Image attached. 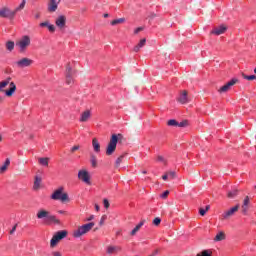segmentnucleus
I'll return each instance as SVG.
<instances>
[{
  "label": "nucleus",
  "mask_w": 256,
  "mask_h": 256,
  "mask_svg": "<svg viewBox=\"0 0 256 256\" xmlns=\"http://www.w3.org/2000/svg\"><path fill=\"white\" fill-rule=\"evenodd\" d=\"M196 256H211V252H209V250H204Z\"/></svg>",
  "instance_id": "37"
},
{
  "label": "nucleus",
  "mask_w": 256,
  "mask_h": 256,
  "mask_svg": "<svg viewBox=\"0 0 256 256\" xmlns=\"http://www.w3.org/2000/svg\"><path fill=\"white\" fill-rule=\"evenodd\" d=\"M237 195H239V190H232V191L228 192L227 197L229 199H235V197Z\"/></svg>",
  "instance_id": "29"
},
{
  "label": "nucleus",
  "mask_w": 256,
  "mask_h": 256,
  "mask_svg": "<svg viewBox=\"0 0 256 256\" xmlns=\"http://www.w3.org/2000/svg\"><path fill=\"white\" fill-rule=\"evenodd\" d=\"M41 181H42L41 177L35 176L34 185H33L34 191H39V189H41Z\"/></svg>",
  "instance_id": "21"
},
{
  "label": "nucleus",
  "mask_w": 256,
  "mask_h": 256,
  "mask_svg": "<svg viewBox=\"0 0 256 256\" xmlns=\"http://www.w3.org/2000/svg\"><path fill=\"white\" fill-rule=\"evenodd\" d=\"M92 147L95 153H101V144L99 143V140H97V138L92 139Z\"/></svg>",
  "instance_id": "17"
},
{
  "label": "nucleus",
  "mask_w": 256,
  "mask_h": 256,
  "mask_svg": "<svg viewBox=\"0 0 256 256\" xmlns=\"http://www.w3.org/2000/svg\"><path fill=\"white\" fill-rule=\"evenodd\" d=\"M153 225H155L156 227H159V225H161V218L159 217L154 218Z\"/></svg>",
  "instance_id": "36"
},
{
  "label": "nucleus",
  "mask_w": 256,
  "mask_h": 256,
  "mask_svg": "<svg viewBox=\"0 0 256 256\" xmlns=\"http://www.w3.org/2000/svg\"><path fill=\"white\" fill-rule=\"evenodd\" d=\"M89 119H91V110H85L81 113L79 121L80 123H87Z\"/></svg>",
  "instance_id": "15"
},
{
  "label": "nucleus",
  "mask_w": 256,
  "mask_h": 256,
  "mask_svg": "<svg viewBox=\"0 0 256 256\" xmlns=\"http://www.w3.org/2000/svg\"><path fill=\"white\" fill-rule=\"evenodd\" d=\"M123 155H121L120 157H118L117 159H116V162H115V167L117 168V167H119L120 165H121V163L123 162Z\"/></svg>",
  "instance_id": "35"
},
{
  "label": "nucleus",
  "mask_w": 256,
  "mask_h": 256,
  "mask_svg": "<svg viewBox=\"0 0 256 256\" xmlns=\"http://www.w3.org/2000/svg\"><path fill=\"white\" fill-rule=\"evenodd\" d=\"M93 219H95V216L91 215L89 218H87V221H93Z\"/></svg>",
  "instance_id": "56"
},
{
  "label": "nucleus",
  "mask_w": 256,
  "mask_h": 256,
  "mask_svg": "<svg viewBox=\"0 0 256 256\" xmlns=\"http://www.w3.org/2000/svg\"><path fill=\"white\" fill-rule=\"evenodd\" d=\"M3 99H4L3 97H0V103H3Z\"/></svg>",
  "instance_id": "60"
},
{
  "label": "nucleus",
  "mask_w": 256,
  "mask_h": 256,
  "mask_svg": "<svg viewBox=\"0 0 256 256\" xmlns=\"http://www.w3.org/2000/svg\"><path fill=\"white\" fill-rule=\"evenodd\" d=\"M73 68H71V64L66 66V76H73Z\"/></svg>",
  "instance_id": "33"
},
{
  "label": "nucleus",
  "mask_w": 256,
  "mask_h": 256,
  "mask_svg": "<svg viewBox=\"0 0 256 256\" xmlns=\"http://www.w3.org/2000/svg\"><path fill=\"white\" fill-rule=\"evenodd\" d=\"M239 83V80L236 78H233L231 81L226 83L224 86L220 87L218 89V93H227V91H230L233 85H237Z\"/></svg>",
  "instance_id": "10"
},
{
  "label": "nucleus",
  "mask_w": 256,
  "mask_h": 256,
  "mask_svg": "<svg viewBox=\"0 0 256 256\" xmlns=\"http://www.w3.org/2000/svg\"><path fill=\"white\" fill-rule=\"evenodd\" d=\"M90 163L92 167H97V156H95V154L90 155Z\"/></svg>",
  "instance_id": "30"
},
{
  "label": "nucleus",
  "mask_w": 256,
  "mask_h": 256,
  "mask_svg": "<svg viewBox=\"0 0 256 256\" xmlns=\"http://www.w3.org/2000/svg\"><path fill=\"white\" fill-rule=\"evenodd\" d=\"M35 19H39L41 17V13L37 12L36 14H34Z\"/></svg>",
  "instance_id": "53"
},
{
  "label": "nucleus",
  "mask_w": 256,
  "mask_h": 256,
  "mask_svg": "<svg viewBox=\"0 0 256 256\" xmlns=\"http://www.w3.org/2000/svg\"><path fill=\"white\" fill-rule=\"evenodd\" d=\"M105 19H107V17H109V14H104Z\"/></svg>",
  "instance_id": "59"
},
{
  "label": "nucleus",
  "mask_w": 256,
  "mask_h": 256,
  "mask_svg": "<svg viewBox=\"0 0 256 256\" xmlns=\"http://www.w3.org/2000/svg\"><path fill=\"white\" fill-rule=\"evenodd\" d=\"M225 31H227V26L221 25V26L214 28L211 31V35H223V33H225Z\"/></svg>",
  "instance_id": "16"
},
{
  "label": "nucleus",
  "mask_w": 256,
  "mask_h": 256,
  "mask_svg": "<svg viewBox=\"0 0 256 256\" xmlns=\"http://www.w3.org/2000/svg\"><path fill=\"white\" fill-rule=\"evenodd\" d=\"M178 103H181V105H186V103H189L191 100H189L188 92L187 90H183L179 97L177 98Z\"/></svg>",
  "instance_id": "13"
},
{
  "label": "nucleus",
  "mask_w": 256,
  "mask_h": 256,
  "mask_svg": "<svg viewBox=\"0 0 256 256\" xmlns=\"http://www.w3.org/2000/svg\"><path fill=\"white\" fill-rule=\"evenodd\" d=\"M52 256H63V254H61L59 251H53Z\"/></svg>",
  "instance_id": "49"
},
{
  "label": "nucleus",
  "mask_w": 256,
  "mask_h": 256,
  "mask_svg": "<svg viewBox=\"0 0 256 256\" xmlns=\"http://www.w3.org/2000/svg\"><path fill=\"white\" fill-rule=\"evenodd\" d=\"M67 85H73V76H66Z\"/></svg>",
  "instance_id": "38"
},
{
  "label": "nucleus",
  "mask_w": 256,
  "mask_h": 256,
  "mask_svg": "<svg viewBox=\"0 0 256 256\" xmlns=\"http://www.w3.org/2000/svg\"><path fill=\"white\" fill-rule=\"evenodd\" d=\"M237 211H239V205H236L230 208L229 210H227L226 212H224L222 214V219L227 220L230 217H233L237 213Z\"/></svg>",
  "instance_id": "12"
},
{
  "label": "nucleus",
  "mask_w": 256,
  "mask_h": 256,
  "mask_svg": "<svg viewBox=\"0 0 256 256\" xmlns=\"http://www.w3.org/2000/svg\"><path fill=\"white\" fill-rule=\"evenodd\" d=\"M209 209H211V206L207 205L206 209H204L205 211H208Z\"/></svg>",
  "instance_id": "58"
},
{
  "label": "nucleus",
  "mask_w": 256,
  "mask_h": 256,
  "mask_svg": "<svg viewBox=\"0 0 256 256\" xmlns=\"http://www.w3.org/2000/svg\"><path fill=\"white\" fill-rule=\"evenodd\" d=\"M48 31H50V33H55V25L53 24L48 25Z\"/></svg>",
  "instance_id": "41"
},
{
  "label": "nucleus",
  "mask_w": 256,
  "mask_h": 256,
  "mask_svg": "<svg viewBox=\"0 0 256 256\" xmlns=\"http://www.w3.org/2000/svg\"><path fill=\"white\" fill-rule=\"evenodd\" d=\"M49 2H52V3H53V2H57V0H49Z\"/></svg>",
  "instance_id": "61"
},
{
  "label": "nucleus",
  "mask_w": 256,
  "mask_h": 256,
  "mask_svg": "<svg viewBox=\"0 0 256 256\" xmlns=\"http://www.w3.org/2000/svg\"><path fill=\"white\" fill-rule=\"evenodd\" d=\"M49 21H45V22H42V23H40V27H49Z\"/></svg>",
  "instance_id": "45"
},
{
  "label": "nucleus",
  "mask_w": 256,
  "mask_h": 256,
  "mask_svg": "<svg viewBox=\"0 0 256 256\" xmlns=\"http://www.w3.org/2000/svg\"><path fill=\"white\" fill-rule=\"evenodd\" d=\"M141 31H143V27H138L134 30V33L137 35V33H141Z\"/></svg>",
  "instance_id": "46"
},
{
  "label": "nucleus",
  "mask_w": 256,
  "mask_h": 256,
  "mask_svg": "<svg viewBox=\"0 0 256 256\" xmlns=\"http://www.w3.org/2000/svg\"><path fill=\"white\" fill-rule=\"evenodd\" d=\"M125 18H118V19H115V20H112L110 25L112 26H115V25H121L123 23H125Z\"/></svg>",
  "instance_id": "26"
},
{
  "label": "nucleus",
  "mask_w": 256,
  "mask_h": 256,
  "mask_svg": "<svg viewBox=\"0 0 256 256\" xmlns=\"http://www.w3.org/2000/svg\"><path fill=\"white\" fill-rule=\"evenodd\" d=\"M242 77L243 79H246L247 81H253L256 79V76L255 75H250V76H247L245 74H242Z\"/></svg>",
  "instance_id": "34"
},
{
  "label": "nucleus",
  "mask_w": 256,
  "mask_h": 256,
  "mask_svg": "<svg viewBox=\"0 0 256 256\" xmlns=\"http://www.w3.org/2000/svg\"><path fill=\"white\" fill-rule=\"evenodd\" d=\"M189 125V121L184 120L182 122H178V127H187Z\"/></svg>",
  "instance_id": "39"
},
{
  "label": "nucleus",
  "mask_w": 256,
  "mask_h": 256,
  "mask_svg": "<svg viewBox=\"0 0 256 256\" xmlns=\"http://www.w3.org/2000/svg\"><path fill=\"white\" fill-rule=\"evenodd\" d=\"M17 67L19 69H25V67H31L33 65V60L27 57H24L16 62Z\"/></svg>",
  "instance_id": "11"
},
{
  "label": "nucleus",
  "mask_w": 256,
  "mask_h": 256,
  "mask_svg": "<svg viewBox=\"0 0 256 256\" xmlns=\"http://www.w3.org/2000/svg\"><path fill=\"white\" fill-rule=\"evenodd\" d=\"M63 190V187L55 190L54 193L51 195V199H53L54 201H62V203H65V201H69V195H67V193H63Z\"/></svg>",
  "instance_id": "6"
},
{
  "label": "nucleus",
  "mask_w": 256,
  "mask_h": 256,
  "mask_svg": "<svg viewBox=\"0 0 256 256\" xmlns=\"http://www.w3.org/2000/svg\"><path fill=\"white\" fill-rule=\"evenodd\" d=\"M143 225H145V220H141V222L138 225H136V227L131 231L130 235H137V232H139Z\"/></svg>",
  "instance_id": "24"
},
{
  "label": "nucleus",
  "mask_w": 256,
  "mask_h": 256,
  "mask_svg": "<svg viewBox=\"0 0 256 256\" xmlns=\"http://www.w3.org/2000/svg\"><path fill=\"white\" fill-rule=\"evenodd\" d=\"M249 203V196H246L242 205V213H247V211L249 210Z\"/></svg>",
  "instance_id": "22"
},
{
  "label": "nucleus",
  "mask_w": 256,
  "mask_h": 256,
  "mask_svg": "<svg viewBox=\"0 0 256 256\" xmlns=\"http://www.w3.org/2000/svg\"><path fill=\"white\" fill-rule=\"evenodd\" d=\"M65 237H67L66 230H61V231L56 232L54 234V236L52 237V239L50 240V247H52V249L54 247H57V244L59 243V241H61L62 239H65Z\"/></svg>",
  "instance_id": "7"
},
{
  "label": "nucleus",
  "mask_w": 256,
  "mask_h": 256,
  "mask_svg": "<svg viewBox=\"0 0 256 256\" xmlns=\"http://www.w3.org/2000/svg\"><path fill=\"white\" fill-rule=\"evenodd\" d=\"M15 15V10H11L7 6H4L0 9V17L3 19H14Z\"/></svg>",
  "instance_id": "8"
},
{
  "label": "nucleus",
  "mask_w": 256,
  "mask_h": 256,
  "mask_svg": "<svg viewBox=\"0 0 256 256\" xmlns=\"http://www.w3.org/2000/svg\"><path fill=\"white\" fill-rule=\"evenodd\" d=\"M162 199H167V197H169V190H166L162 195H161Z\"/></svg>",
  "instance_id": "43"
},
{
  "label": "nucleus",
  "mask_w": 256,
  "mask_h": 256,
  "mask_svg": "<svg viewBox=\"0 0 256 256\" xmlns=\"http://www.w3.org/2000/svg\"><path fill=\"white\" fill-rule=\"evenodd\" d=\"M6 49L8 51H13V49H15V42L13 41L6 42Z\"/></svg>",
  "instance_id": "31"
},
{
  "label": "nucleus",
  "mask_w": 256,
  "mask_h": 256,
  "mask_svg": "<svg viewBox=\"0 0 256 256\" xmlns=\"http://www.w3.org/2000/svg\"><path fill=\"white\" fill-rule=\"evenodd\" d=\"M37 219H44V223L46 225H51V223H54L55 225H59L61 222L55 215H51V212L41 209L37 212Z\"/></svg>",
  "instance_id": "1"
},
{
  "label": "nucleus",
  "mask_w": 256,
  "mask_h": 256,
  "mask_svg": "<svg viewBox=\"0 0 256 256\" xmlns=\"http://www.w3.org/2000/svg\"><path fill=\"white\" fill-rule=\"evenodd\" d=\"M75 151H79V146H73L71 149L72 153H75Z\"/></svg>",
  "instance_id": "50"
},
{
  "label": "nucleus",
  "mask_w": 256,
  "mask_h": 256,
  "mask_svg": "<svg viewBox=\"0 0 256 256\" xmlns=\"http://www.w3.org/2000/svg\"><path fill=\"white\" fill-rule=\"evenodd\" d=\"M58 7H59V3H57V2H49L48 3V11H49V13H55V11H57Z\"/></svg>",
  "instance_id": "20"
},
{
  "label": "nucleus",
  "mask_w": 256,
  "mask_h": 256,
  "mask_svg": "<svg viewBox=\"0 0 256 256\" xmlns=\"http://www.w3.org/2000/svg\"><path fill=\"white\" fill-rule=\"evenodd\" d=\"M155 17H157V14H155V13L150 14V19H155Z\"/></svg>",
  "instance_id": "55"
},
{
  "label": "nucleus",
  "mask_w": 256,
  "mask_h": 256,
  "mask_svg": "<svg viewBox=\"0 0 256 256\" xmlns=\"http://www.w3.org/2000/svg\"><path fill=\"white\" fill-rule=\"evenodd\" d=\"M7 85H9V89L4 90ZM3 91H5L6 97H13V93L17 91V85H15V82H11V77H8L6 80L0 82V93Z\"/></svg>",
  "instance_id": "2"
},
{
  "label": "nucleus",
  "mask_w": 256,
  "mask_h": 256,
  "mask_svg": "<svg viewBox=\"0 0 256 256\" xmlns=\"http://www.w3.org/2000/svg\"><path fill=\"white\" fill-rule=\"evenodd\" d=\"M9 165H11V159L7 158L4 164L0 167V175H3L9 169Z\"/></svg>",
  "instance_id": "18"
},
{
  "label": "nucleus",
  "mask_w": 256,
  "mask_h": 256,
  "mask_svg": "<svg viewBox=\"0 0 256 256\" xmlns=\"http://www.w3.org/2000/svg\"><path fill=\"white\" fill-rule=\"evenodd\" d=\"M167 175H168L169 179H175V177H176L175 172H168Z\"/></svg>",
  "instance_id": "42"
},
{
  "label": "nucleus",
  "mask_w": 256,
  "mask_h": 256,
  "mask_svg": "<svg viewBox=\"0 0 256 256\" xmlns=\"http://www.w3.org/2000/svg\"><path fill=\"white\" fill-rule=\"evenodd\" d=\"M29 45H31V37H29L28 35L23 36L20 40L16 42V47H18L20 53H25Z\"/></svg>",
  "instance_id": "5"
},
{
  "label": "nucleus",
  "mask_w": 256,
  "mask_h": 256,
  "mask_svg": "<svg viewBox=\"0 0 256 256\" xmlns=\"http://www.w3.org/2000/svg\"><path fill=\"white\" fill-rule=\"evenodd\" d=\"M142 173H143V175H147V171H143Z\"/></svg>",
  "instance_id": "63"
},
{
  "label": "nucleus",
  "mask_w": 256,
  "mask_h": 256,
  "mask_svg": "<svg viewBox=\"0 0 256 256\" xmlns=\"http://www.w3.org/2000/svg\"><path fill=\"white\" fill-rule=\"evenodd\" d=\"M146 43H147V40L145 38L140 40V42L134 47V52L139 53V50L145 47Z\"/></svg>",
  "instance_id": "23"
},
{
  "label": "nucleus",
  "mask_w": 256,
  "mask_h": 256,
  "mask_svg": "<svg viewBox=\"0 0 256 256\" xmlns=\"http://www.w3.org/2000/svg\"><path fill=\"white\" fill-rule=\"evenodd\" d=\"M38 161L40 165H43V167H49V158H39Z\"/></svg>",
  "instance_id": "27"
},
{
  "label": "nucleus",
  "mask_w": 256,
  "mask_h": 256,
  "mask_svg": "<svg viewBox=\"0 0 256 256\" xmlns=\"http://www.w3.org/2000/svg\"><path fill=\"white\" fill-rule=\"evenodd\" d=\"M157 161H160L162 163H165V158H163V156H158L157 157Z\"/></svg>",
  "instance_id": "51"
},
{
  "label": "nucleus",
  "mask_w": 256,
  "mask_h": 256,
  "mask_svg": "<svg viewBox=\"0 0 256 256\" xmlns=\"http://www.w3.org/2000/svg\"><path fill=\"white\" fill-rule=\"evenodd\" d=\"M95 227V222H90L87 224H84L82 226H79L76 230L73 231V237L76 239H79V237H83V235H87L91 229Z\"/></svg>",
  "instance_id": "4"
},
{
  "label": "nucleus",
  "mask_w": 256,
  "mask_h": 256,
  "mask_svg": "<svg viewBox=\"0 0 256 256\" xmlns=\"http://www.w3.org/2000/svg\"><path fill=\"white\" fill-rule=\"evenodd\" d=\"M103 203H104V207H105V209H109V206H110V204H109V200L104 199V200H103Z\"/></svg>",
  "instance_id": "44"
},
{
  "label": "nucleus",
  "mask_w": 256,
  "mask_h": 256,
  "mask_svg": "<svg viewBox=\"0 0 256 256\" xmlns=\"http://www.w3.org/2000/svg\"><path fill=\"white\" fill-rule=\"evenodd\" d=\"M105 221H107V215L101 217L99 225L102 227V225H105Z\"/></svg>",
  "instance_id": "40"
},
{
  "label": "nucleus",
  "mask_w": 256,
  "mask_h": 256,
  "mask_svg": "<svg viewBox=\"0 0 256 256\" xmlns=\"http://www.w3.org/2000/svg\"><path fill=\"white\" fill-rule=\"evenodd\" d=\"M99 209H100V208H99V204H95V210H96V211H99Z\"/></svg>",
  "instance_id": "57"
},
{
  "label": "nucleus",
  "mask_w": 256,
  "mask_h": 256,
  "mask_svg": "<svg viewBox=\"0 0 256 256\" xmlns=\"http://www.w3.org/2000/svg\"><path fill=\"white\" fill-rule=\"evenodd\" d=\"M205 213H207V210H205V209H203V208H201L200 210H199V214L203 217V216H205Z\"/></svg>",
  "instance_id": "47"
},
{
  "label": "nucleus",
  "mask_w": 256,
  "mask_h": 256,
  "mask_svg": "<svg viewBox=\"0 0 256 256\" xmlns=\"http://www.w3.org/2000/svg\"><path fill=\"white\" fill-rule=\"evenodd\" d=\"M123 139V135L122 134H113L111 136V139L108 143V146L106 148V155H111L112 153H115V149H117V143H119V141Z\"/></svg>",
  "instance_id": "3"
},
{
  "label": "nucleus",
  "mask_w": 256,
  "mask_h": 256,
  "mask_svg": "<svg viewBox=\"0 0 256 256\" xmlns=\"http://www.w3.org/2000/svg\"><path fill=\"white\" fill-rule=\"evenodd\" d=\"M162 179L164 181H167V179H169V175L166 173L165 175L162 176Z\"/></svg>",
  "instance_id": "52"
},
{
  "label": "nucleus",
  "mask_w": 256,
  "mask_h": 256,
  "mask_svg": "<svg viewBox=\"0 0 256 256\" xmlns=\"http://www.w3.org/2000/svg\"><path fill=\"white\" fill-rule=\"evenodd\" d=\"M3 141V137L2 136H0V143Z\"/></svg>",
  "instance_id": "62"
},
{
  "label": "nucleus",
  "mask_w": 256,
  "mask_h": 256,
  "mask_svg": "<svg viewBox=\"0 0 256 256\" xmlns=\"http://www.w3.org/2000/svg\"><path fill=\"white\" fill-rule=\"evenodd\" d=\"M59 213H63V211H59Z\"/></svg>",
  "instance_id": "64"
},
{
  "label": "nucleus",
  "mask_w": 256,
  "mask_h": 256,
  "mask_svg": "<svg viewBox=\"0 0 256 256\" xmlns=\"http://www.w3.org/2000/svg\"><path fill=\"white\" fill-rule=\"evenodd\" d=\"M66 23H67V18L63 15L59 16L55 22L56 27H58L59 29H63Z\"/></svg>",
  "instance_id": "14"
},
{
  "label": "nucleus",
  "mask_w": 256,
  "mask_h": 256,
  "mask_svg": "<svg viewBox=\"0 0 256 256\" xmlns=\"http://www.w3.org/2000/svg\"><path fill=\"white\" fill-rule=\"evenodd\" d=\"M78 179L83 181V183H86V185H91V176L87 170H79Z\"/></svg>",
  "instance_id": "9"
},
{
  "label": "nucleus",
  "mask_w": 256,
  "mask_h": 256,
  "mask_svg": "<svg viewBox=\"0 0 256 256\" xmlns=\"http://www.w3.org/2000/svg\"><path fill=\"white\" fill-rule=\"evenodd\" d=\"M15 231H17V224H15V225L13 226V228L11 229L10 235H13V233H15Z\"/></svg>",
  "instance_id": "48"
},
{
  "label": "nucleus",
  "mask_w": 256,
  "mask_h": 256,
  "mask_svg": "<svg viewBox=\"0 0 256 256\" xmlns=\"http://www.w3.org/2000/svg\"><path fill=\"white\" fill-rule=\"evenodd\" d=\"M167 125L168 127H178L179 122H177L175 119H171L167 121Z\"/></svg>",
  "instance_id": "32"
},
{
  "label": "nucleus",
  "mask_w": 256,
  "mask_h": 256,
  "mask_svg": "<svg viewBox=\"0 0 256 256\" xmlns=\"http://www.w3.org/2000/svg\"><path fill=\"white\" fill-rule=\"evenodd\" d=\"M225 239H226L225 232H219L218 234H216L214 241L216 242L225 241Z\"/></svg>",
  "instance_id": "25"
},
{
  "label": "nucleus",
  "mask_w": 256,
  "mask_h": 256,
  "mask_svg": "<svg viewBox=\"0 0 256 256\" xmlns=\"http://www.w3.org/2000/svg\"><path fill=\"white\" fill-rule=\"evenodd\" d=\"M157 255H159V250H154V251L152 252V256H157Z\"/></svg>",
  "instance_id": "54"
},
{
  "label": "nucleus",
  "mask_w": 256,
  "mask_h": 256,
  "mask_svg": "<svg viewBox=\"0 0 256 256\" xmlns=\"http://www.w3.org/2000/svg\"><path fill=\"white\" fill-rule=\"evenodd\" d=\"M119 251H121V247L120 246H108L107 247L108 255H113L115 253H119Z\"/></svg>",
  "instance_id": "19"
},
{
  "label": "nucleus",
  "mask_w": 256,
  "mask_h": 256,
  "mask_svg": "<svg viewBox=\"0 0 256 256\" xmlns=\"http://www.w3.org/2000/svg\"><path fill=\"white\" fill-rule=\"evenodd\" d=\"M26 3V0H22L21 4L17 8H15L14 12L17 14L18 11H23V9H25Z\"/></svg>",
  "instance_id": "28"
}]
</instances>
